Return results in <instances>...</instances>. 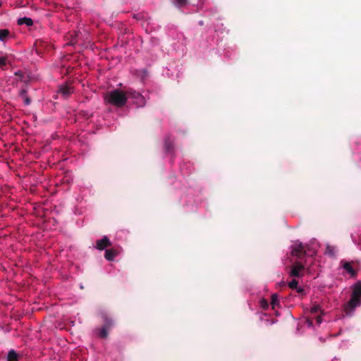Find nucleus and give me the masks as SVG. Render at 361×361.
<instances>
[{
	"mask_svg": "<svg viewBox=\"0 0 361 361\" xmlns=\"http://www.w3.org/2000/svg\"><path fill=\"white\" fill-rule=\"evenodd\" d=\"M131 94V91L124 92L115 90L107 92L104 97V100L106 104L121 107L126 104L128 98Z\"/></svg>",
	"mask_w": 361,
	"mask_h": 361,
	"instance_id": "1",
	"label": "nucleus"
},
{
	"mask_svg": "<svg viewBox=\"0 0 361 361\" xmlns=\"http://www.w3.org/2000/svg\"><path fill=\"white\" fill-rule=\"evenodd\" d=\"M361 305V281L355 283L353 286V292L348 302L345 305L346 314L353 313L355 309Z\"/></svg>",
	"mask_w": 361,
	"mask_h": 361,
	"instance_id": "2",
	"label": "nucleus"
},
{
	"mask_svg": "<svg viewBox=\"0 0 361 361\" xmlns=\"http://www.w3.org/2000/svg\"><path fill=\"white\" fill-rule=\"evenodd\" d=\"M304 269L305 267L302 264L299 262H296L293 264L290 275L291 276H302L303 275Z\"/></svg>",
	"mask_w": 361,
	"mask_h": 361,
	"instance_id": "3",
	"label": "nucleus"
},
{
	"mask_svg": "<svg viewBox=\"0 0 361 361\" xmlns=\"http://www.w3.org/2000/svg\"><path fill=\"white\" fill-rule=\"evenodd\" d=\"M111 245V243L106 236H104L102 239H99L96 241V248L99 250H103L107 247Z\"/></svg>",
	"mask_w": 361,
	"mask_h": 361,
	"instance_id": "4",
	"label": "nucleus"
},
{
	"mask_svg": "<svg viewBox=\"0 0 361 361\" xmlns=\"http://www.w3.org/2000/svg\"><path fill=\"white\" fill-rule=\"evenodd\" d=\"M120 252L118 248H111L105 252V258L109 261H112Z\"/></svg>",
	"mask_w": 361,
	"mask_h": 361,
	"instance_id": "5",
	"label": "nucleus"
},
{
	"mask_svg": "<svg viewBox=\"0 0 361 361\" xmlns=\"http://www.w3.org/2000/svg\"><path fill=\"white\" fill-rule=\"evenodd\" d=\"M59 92L60 93L63 95V96H68V94H70L71 93H72L73 92L72 87H71L70 86H68L66 85H62L61 86L60 89H59Z\"/></svg>",
	"mask_w": 361,
	"mask_h": 361,
	"instance_id": "6",
	"label": "nucleus"
},
{
	"mask_svg": "<svg viewBox=\"0 0 361 361\" xmlns=\"http://www.w3.org/2000/svg\"><path fill=\"white\" fill-rule=\"evenodd\" d=\"M343 267L347 273L350 274V276H355V271L353 269L350 262L343 263Z\"/></svg>",
	"mask_w": 361,
	"mask_h": 361,
	"instance_id": "7",
	"label": "nucleus"
},
{
	"mask_svg": "<svg viewBox=\"0 0 361 361\" xmlns=\"http://www.w3.org/2000/svg\"><path fill=\"white\" fill-rule=\"evenodd\" d=\"M18 24L19 25H26L27 26H31L33 24V21L31 18H26V17H24V18H20L18 20Z\"/></svg>",
	"mask_w": 361,
	"mask_h": 361,
	"instance_id": "8",
	"label": "nucleus"
},
{
	"mask_svg": "<svg viewBox=\"0 0 361 361\" xmlns=\"http://www.w3.org/2000/svg\"><path fill=\"white\" fill-rule=\"evenodd\" d=\"M303 251V247L301 245H295L292 250V255L298 256L299 253Z\"/></svg>",
	"mask_w": 361,
	"mask_h": 361,
	"instance_id": "9",
	"label": "nucleus"
},
{
	"mask_svg": "<svg viewBox=\"0 0 361 361\" xmlns=\"http://www.w3.org/2000/svg\"><path fill=\"white\" fill-rule=\"evenodd\" d=\"M9 35V31L6 29L0 30V40L5 41Z\"/></svg>",
	"mask_w": 361,
	"mask_h": 361,
	"instance_id": "10",
	"label": "nucleus"
},
{
	"mask_svg": "<svg viewBox=\"0 0 361 361\" xmlns=\"http://www.w3.org/2000/svg\"><path fill=\"white\" fill-rule=\"evenodd\" d=\"M279 302L277 295L276 294H273L271 295V301L272 308L274 309L275 307L279 305Z\"/></svg>",
	"mask_w": 361,
	"mask_h": 361,
	"instance_id": "11",
	"label": "nucleus"
},
{
	"mask_svg": "<svg viewBox=\"0 0 361 361\" xmlns=\"http://www.w3.org/2000/svg\"><path fill=\"white\" fill-rule=\"evenodd\" d=\"M8 361H16L17 359V354L14 351H10L8 355Z\"/></svg>",
	"mask_w": 361,
	"mask_h": 361,
	"instance_id": "12",
	"label": "nucleus"
},
{
	"mask_svg": "<svg viewBox=\"0 0 361 361\" xmlns=\"http://www.w3.org/2000/svg\"><path fill=\"white\" fill-rule=\"evenodd\" d=\"M298 282L295 279L292 280L288 283V287L291 289H295L298 287Z\"/></svg>",
	"mask_w": 361,
	"mask_h": 361,
	"instance_id": "13",
	"label": "nucleus"
},
{
	"mask_svg": "<svg viewBox=\"0 0 361 361\" xmlns=\"http://www.w3.org/2000/svg\"><path fill=\"white\" fill-rule=\"evenodd\" d=\"M325 253L328 254L329 255H334V247H331L330 245H327Z\"/></svg>",
	"mask_w": 361,
	"mask_h": 361,
	"instance_id": "14",
	"label": "nucleus"
},
{
	"mask_svg": "<svg viewBox=\"0 0 361 361\" xmlns=\"http://www.w3.org/2000/svg\"><path fill=\"white\" fill-rule=\"evenodd\" d=\"M107 334H108V332L106 330L105 328H103L100 332H99V336L102 337V338H106L107 336Z\"/></svg>",
	"mask_w": 361,
	"mask_h": 361,
	"instance_id": "15",
	"label": "nucleus"
},
{
	"mask_svg": "<svg viewBox=\"0 0 361 361\" xmlns=\"http://www.w3.org/2000/svg\"><path fill=\"white\" fill-rule=\"evenodd\" d=\"M187 0H175V4L179 6H182L186 4Z\"/></svg>",
	"mask_w": 361,
	"mask_h": 361,
	"instance_id": "16",
	"label": "nucleus"
},
{
	"mask_svg": "<svg viewBox=\"0 0 361 361\" xmlns=\"http://www.w3.org/2000/svg\"><path fill=\"white\" fill-rule=\"evenodd\" d=\"M320 310V307L319 305H314L311 307L310 312L312 313H317Z\"/></svg>",
	"mask_w": 361,
	"mask_h": 361,
	"instance_id": "17",
	"label": "nucleus"
},
{
	"mask_svg": "<svg viewBox=\"0 0 361 361\" xmlns=\"http://www.w3.org/2000/svg\"><path fill=\"white\" fill-rule=\"evenodd\" d=\"M6 64V58L5 56H0V66H4Z\"/></svg>",
	"mask_w": 361,
	"mask_h": 361,
	"instance_id": "18",
	"label": "nucleus"
},
{
	"mask_svg": "<svg viewBox=\"0 0 361 361\" xmlns=\"http://www.w3.org/2000/svg\"><path fill=\"white\" fill-rule=\"evenodd\" d=\"M295 289L298 293H302L304 291V289L302 287H297Z\"/></svg>",
	"mask_w": 361,
	"mask_h": 361,
	"instance_id": "19",
	"label": "nucleus"
},
{
	"mask_svg": "<svg viewBox=\"0 0 361 361\" xmlns=\"http://www.w3.org/2000/svg\"><path fill=\"white\" fill-rule=\"evenodd\" d=\"M317 322H318V323H320V322H321V318H320V317H319L317 318Z\"/></svg>",
	"mask_w": 361,
	"mask_h": 361,
	"instance_id": "20",
	"label": "nucleus"
},
{
	"mask_svg": "<svg viewBox=\"0 0 361 361\" xmlns=\"http://www.w3.org/2000/svg\"><path fill=\"white\" fill-rule=\"evenodd\" d=\"M26 104H30V101L28 99H26Z\"/></svg>",
	"mask_w": 361,
	"mask_h": 361,
	"instance_id": "21",
	"label": "nucleus"
},
{
	"mask_svg": "<svg viewBox=\"0 0 361 361\" xmlns=\"http://www.w3.org/2000/svg\"><path fill=\"white\" fill-rule=\"evenodd\" d=\"M262 302H263V305H265V303H267V301H264V300H262Z\"/></svg>",
	"mask_w": 361,
	"mask_h": 361,
	"instance_id": "22",
	"label": "nucleus"
},
{
	"mask_svg": "<svg viewBox=\"0 0 361 361\" xmlns=\"http://www.w3.org/2000/svg\"><path fill=\"white\" fill-rule=\"evenodd\" d=\"M262 302H263V305H265V303H267V301H264V300H262Z\"/></svg>",
	"mask_w": 361,
	"mask_h": 361,
	"instance_id": "23",
	"label": "nucleus"
},
{
	"mask_svg": "<svg viewBox=\"0 0 361 361\" xmlns=\"http://www.w3.org/2000/svg\"><path fill=\"white\" fill-rule=\"evenodd\" d=\"M262 302H263V305H265V303H267V301H264V300H262Z\"/></svg>",
	"mask_w": 361,
	"mask_h": 361,
	"instance_id": "24",
	"label": "nucleus"
}]
</instances>
